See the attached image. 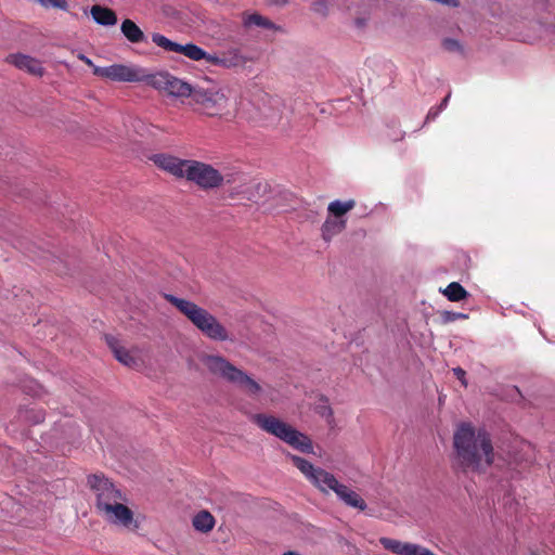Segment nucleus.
Returning <instances> with one entry per match:
<instances>
[{"label":"nucleus","instance_id":"7","mask_svg":"<svg viewBox=\"0 0 555 555\" xmlns=\"http://www.w3.org/2000/svg\"><path fill=\"white\" fill-rule=\"evenodd\" d=\"M191 104L207 116H217L228 105V96L219 87H193Z\"/></svg>","mask_w":555,"mask_h":555},{"label":"nucleus","instance_id":"33","mask_svg":"<svg viewBox=\"0 0 555 555\" xmlns=\"http://www.w3.org/2000/svg\"><path fill=\"white\" fill-rule=\"evenodd\" d=\"M289 0H266V2L269 4V5H274V7H284L288 3Z\"/></svg>","mask_w":555,"mask_h":555},{"label":"nucleus","instance_id":"14","mask_svg":"<svg viewBox=\"0 0 555 555\" xmlns=\"http://www.w3.org/2000/svg\"><path fill=\"white\" fill-rule=\"evenodd\" d=\"M150 159L160 170L173 176L177 179H183L184 170L190 159H182L168 153L153 154Z\"/></svg>","mask_w":555,"mask_h":555},{"label":"nucleus","instance_id":"28","mask_svg":"<svg viewBox=\"0 0 555 555\" xmlns=\"http://www.w3.org/2000/svg\"><path fill=\"white\" fill-rule=\"evenodd\" d=\"M442 46L446 50H448L450 52H462L463 51L460 41H457L456 39L447 38L443 40Z\"/></svg>","mask_w":555,"mask_h":555},{"label":"nucleus","instance_id":"20","mask_svg":"<svg viewBox=\"0 0 555 555\" xmlns=\"http://www.w3.org/2000/svg\"><path fill=\"white\" fill-rule=\"evenodd\" d=\"M120 30L122 35L130 41L131 43H139L145 40V35L141 30V28L131 20L126 18L122 21Z\"/></svg>","mask_w":555,"mask_h":555},{"label":"nucleus","instance_id":"4","mask_svg":"<svg viewBox=\"0 0 555 555\" xmlns=\"http://www.w3.org/2000/svg\"><path fill=\"white\" fill-rule=\"evenodd\" d=\"M251 421L263 431L281 439L294 449L304 453H313L310 438L282 420L273 415L259 413L253 415Z\"/></svg>","mask_w":555,"mask_h":555},{"label":"nucleus","instance_id":"13","mask_svg":"<svg viewBox=\"0 0 555 555\" xmlns=\"http://www.w3.org/2000/svg\"><path fill=\"white\" fill-rule=\"evenodd\" d=\"M152 41L166 51L182 54L192 61H202L205 57V50L194 43L180 44L157 33L152 35Z\"/></svg>","mask_w":555,"mask_h":555},{"label":"nucleus","instance_id":"27","mask_svg":"<svg viewBox=\"0 0 555 555\" xmlns=\"http://www.w3.org/2000/svg\"><path fill=\"white\" fill-rule=\"evenodd\" d=\"M44 8H54L66 11L68 9V4L66 0H36Z\"/></svg>","mask_w":555,"mask_h":555},{"label":"nucleus","instance_id":"18","mask_svg":"<svg viewBox=\"0 0 555 555\" xmlns=\"http://www.w3.org/2000/svg\"><path fill=\"white\" fill-rule=\"evenodd\" d=\"M242 24L247 29L253 28V27H258V28L269 29V30H273V31H282L281 26L274 24L268 17H266L257 12L243 13Z\"/></svg>","mask_w":555,"mask_h":555},{"label":"nucleus","instance_id":"29","mask_svg":"<svg viewBox=\"0 0 555 555\" xmlns=\"http://www.w3.org/2000/svg\"><path fill=\"white\" fill-rule=\"evenodd\" d=\"M203 61H205L208 64L221 67V56H220V53L210 54V53H207L205 51V57L203 59Z\"/></svg>","mask_w":555,"mask_h":555},{"label":"nucleus","instance_id":"22","mask_svg":"<svg viewBox=\"0 0 555 555\" xmlns=\"http://www.w3.org/2000/svg\"><path fill=\"white\" fill-rule=\"evenodd\" d=\"M346 228V220L338 218H327L322 225V237L331 241Z\"/></svg>","mask_w":555,"mask_h":555},{"label":"nucleus","instance_id":"24","mask_svg":"<svg viewBox=\"0 0 555 555\" xmlns=\"http://www.w3.org/2000/svg\"><path fill=\"white\" fill-rule=\"evenodd\" d=\"M442 294L450 301H461L466 299L469 294L468 292L457 282L450 283L443 291Z\"/></svg>","mask_w":555,"mask_h":555},{"label":"nucleus","instance_id":"10","mask_svg":"<svg viewBox=\"0 0 555 555\" xmlns=\"http://www.w3.org/2000/svg\"><path fill=\"white\" fill-rule=\"evenodd\" d=\"M147 81L154 89L175 98H191L193 91V86L169 73L152 75L149 77Z\"/></svg>","mask_w":555,"mask_h":555},{"label":"nucleus","instance_id":"5","mask_svg":"<svg viewBox=\"0 0 555 555\" xmlns=\"http://www.w3.org/2000/svg\"><path fill=\"white\" fill-rule=\"evenodd\" d=\"M204 366L216 376L236 385L245 390L249 396H257L261 392V386L247 373L240 370L228 361L224 357L204 354L201 358Z\"/></svg>","mask_w":555,"mask_h":555},{"label":"nucleus","instance_id":"26","mask_svg":"<svg viewBox=\"0 0 555 555\" xmlns=\"http://www.w3.org/2000/svg\"><path fill=\"white\" fill-rule=\"evenodd\" d=\"M440 318H441L442 323L447 324V323L454 322L456 320L467 319L468 315L465 313H462V312H453V311L444 310L440 313Z\"/></svg>","mask_w":555,"mask_h":555},{"label":"nucleus","instance_id":"34","mask_svg":"<svg viewBox=\"0 0 555 555\" xmlns=\"http://www.w3.org/2000/svg\"><path fill=\"white\" fill-rule=\"evenodd\" d=\"M450 98H451V93L449 92V93L447 94V96L442 100V102L440 103V105L438 106L439 111H441V112H442V111L447 107V105H448V103H449Z\"/></svg>","mask_w":555,"mask_h":555},{"label":"nucleus","instance_id":"25","mask_svg":"<svg viewBox=\"0 0 555 555\" xmlns=\"http://www.w3.org/2000/svg\"><path fill=\"white\" fill-rule=\"evenodd\" d=\"M356 206V202L353 199H349L346 202L341 201H334L331 202L327 209L328 211L334 215L335 218H340L348 211H350Z\"/></svg>","mask_w":555,"mask_h":555},{"label":"nucleus","instance_id":"3","mask_svg":"<svg viewBox=\"0 0 555 555\" xmlns=\"http://www.w3.org/2000/svg\"><path fill=\"white\" fill-rule=\"evenodd\" d=\"M165 299L175 306L205 337L216 341L233 340L228 330L207 309L171 294H166Z\"/></svg>","mask_w":555,"mask_h":555},{"label":"nucleus","instance_id":"23","mask_svg":"<svg viewBox=\"0 0 555 555\" xmlns=\"http://www.w3.org/2000/svg\"><path fill=\"white\" fill-rule=\"evenodd\" d=\"M193 526L201 532H209L215 526V518L209 512L202 511L194 516Z\"/></svg>","mask_w":555,"mask_h":555},{"label":"nucleus","instance_id":"21","mask_svg":"<svg viewBox=\"0 0 555 555\" xmlns=\"http://www.w3.org/2000/svg\"><path fill=\"white\" fill-rule=\"evenodd\" d=\"M221 67L233 68L246 64L247 59L241 53L238 49H229L220 53Z\"/></svg>","mask_w":555,"mask_h":555},{"label":"nucleus","instance_id":"35","mask_svg":"<svg viewBox=\"0 0 555 555\" xmlns=\"http://www.w3.org/2000/svg\"><path fill=\"white\" fill-rule=\"evenodd\" d=\"M43 418H44V417H43V415H42L41 413H39V414L36 416V418H35V423H40V422H42V421H43Z\"/></svg>","mask_w":555,"mask_h":555},{"label":"nucleus","instance_id":"31","mask_svg":"<svg viewBox=\"0 0 555 555\" xmlns=\"http://www.w3.org/2000/svg\"><path fill=\"white\" fill-rule=\"evenodd\" d=\"M440 113L441 111L438 107H431L427 113L426 121L436 119Z\"/></svg>","mask_w":555,"mask_h":555},{"label":"nucleus","instance_id":"16","mask_svg":"<svg viewBox=\"0 0 555 555\" xmlns=\"http://www.w3.org/2000/svg\"><path fill=\"white\" fill-rule=\"evenodd\" d=\"M9 61L20 69H23L34 76L41 77L44 73V68L41 62L25 54H13L9 56Z\"/></svg>","mask_w":555,"mask_h":555},{"label":"nucleus","instance_id":"19","mask_svg":"<svg viewBox=\"0 0 555 555\" xmlns=\"http://www.w3.org/2000/svg\"><path fill=\"white\" fill-rule=\"evenodd\" d=\"M93 21L102 26H113L117 23V16L112 9L93 5L90 10Z\"/></svg>","mask_w":555,"mask_h":555},{"label":"nucleus","instance_id":"2","mask_svg":"<svg viewBox=\"0 0 555 555\" xmlns=\"http://www.w3.org/2000/svg\"><path fill=\"white\" fill-rule=\"evenodd\" d=\"M287 457L320 492L324 494L334 492L337 499L345 505L359 511L366 509L367 505L362 496L348 486L338 481L334 474L321 467H315L312 463L298 455L287 453Z\"/></svg>","mask_w":555,"mask_h":555},{"label":"nucleus","instance_id":"1","mask_svg":"<svg viewBox=\"0 0 555 555\" xmlns=\"http://www.w3.org/2000/svg\"><path fill=\"white\" fill-rule=\"evenodd\" d=\"M455 460L463 470L483 473L494 462L490 435L469 423H461L453 435Z\"/></svg>","mask_w":555,"mask_h":555},{"label":"nucleus","instance_id":"11","mask_svg":"<svg viewBox=\"0 0 555 555\" xmlns=\"http://www.w3.org/2000/svg\"><path fill=\"white\" fill-rule=\"evenodd\" d=\"M107 522L125 528L130 531H137L140 527L137 519H134L133 512L124 504V501H118L100 514Z\"/></svg>","mask_w":555,"mask_h":555},{"label":"nucleus","instance_id":"32","mask_svg":"<svg viewBox=\"0 0 555 555\" xmlns=\"http://www.w3.org/2000/svg\"><path fill=\"white\" fill-rule=\"evenodd\" d=\"M79 60H81L82 62H85L89 67L92 68V72L94 73V66H96L91 59H89L88 56H86L85 54H79L78 55Z\"/></svg>","mask_w":555,"mask_h":555},{"label":"nucleus","instance_id":"30","mask_svg":"<svg viewBox=\"0 0 555 555\" xmlns=\"http://www.w3.org/2000/svg\"><path fill=\"white\" fill-rule=\"evenodd\" d=\"M453 374L462 383L463 386H465V387L467 386V382L465 378L466 372L462 367H454Z\"/></svg>","mask_w":555,"mask_h":555},{"label":"nucleus","instance_id":"8","mask_svg":"<svg viewBox=\"0 0 555 555\" xmlns=\"http://www.w3.org/2000/svg\"><path fill=\"white\" fill-rule=\"evenodd\" d=\"M183 179L205 191L218 189L224 181L223 176L212 165L195 159L189 160Z\"/></svg>","mask_w":555,"mask_h":555},{"label":"nucleus","instance_id":"9","mask_svg":"<svg viewBox=\"0 0 555 555\" xmlns=\"http://www.w3.org/2000/svg\"><path fill=\"white\" fill-rule=\"evenodd\" d=\"M88 485L95 495V507L101 514L108 505H113L118 501H126L124 493L103 475H91L88 477Z\"/></svg>","mask_w":555,"mask_h":555},{"label":"nucleus","instance_id":"15","mask_svg":"<svg viewBox=\"0 0 555 555\" xmlns=\"http://www.w3.org/2000/svg\"><path fill=\"white\" fill-rule=\"evenodd\" d=\"M379 543L383 547L396 555H436L429 548L411 542L382 537Z\"/></svg>","mask_w":555,"mask_h":555},{"label":"nucleus","instance_id":"12","mask_svg":"<svg viewBox=\"0 0 555 555\" xmlns=\"http://www.w3.org/2000/svg\"><path fill=\"white\" fill-rule=\"evenodd\" d=\"M94 75L117 82H135L141 80L140 69L125 64L94 66Z\"/></svg>","mask_w":555,"mask_h":555},{"label":"nucleus","instance_id":"36","mask_svg":"<svg viewBox=\"0 0 555 555\" xmlns=\"http://www.w3.org/2000/svg\"><path fill=\"white\" fill-rule=\"evenodd\" d=\"M515 464H516V465H521V461H520V460H518V459H515Z\"/></svg>","mask_w":555,"mask_h":555},{"label":"nucleus","instance_id":"6","mask_svg":"<svg viewBox=\"0 0 555 555\" xmlns=\"http://www.w3.org/2000/svg\"><path fill=\"white\" fill-rule=\"evenodd\" d=\"M243 112L250 121L257 125L275 126L282 119L283 104L280 99L263 93L244 106Z\"/></svg>","mask_w":555,"mask_h":555},{"label":"nucleus","instance_id":"17","mask_svg":"<svg viewBox=\"0 0 555 555\" xmlns=\"http://www.w3.org/2000/svg\"><path fill=\"white\" fill-rule=\"evenodd\" d=\"M106 343L112 349L115 358L124 365L134 369L140 365V360L135 358L129 350L119 345L118 340L113 336L106 337Z\"/></svg>","mask_w":555,"mask_h":555}]
</instances>
